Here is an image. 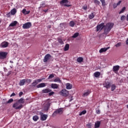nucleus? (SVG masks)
<instances>
[{
    "mask_svg": "<svg viewBox=\"0 0 128 128\" xmlns=\"http://www.w3.org/2000/svg\"><path fill=\"white\" fill-rule=\"evenodd\" d=\"M12 74V71H10L9 72H8V73L7 74V76H10V74Z\"/></svg>",
    "mask_w": 128,
    "mask_h": 128,
    "instance_id": "bf43d9fd",
    "label": "nucleus"
},
{
    "mask_svg": "<svg viewBox=\"0 0 128 128\" xmlns=\"http://www.w3.org/2000/svg\"><path fill=\"white\" fill-rule=\"evenodd\" d=\"M118 70H120V66L116 65L113 66L112 71L114 72L116 74Z\"/></svg>",
    "mask_w": 128,
    "mask_h": 128,
    "instance_id": "6e6552de",
    "label": "nucleus"
},
{
    "mask_svg": "<svg viewBox=\"0 0 128 128\" xmlns=\"http://www.w3.org/2000/svg\"><path fill=\"white\" fill-rule=\"evenodd\" d=\"M69 24L70 26H71L72 28H74V26L76 25V22H74V21H71L70 22Z\"/></svg>",
    "mask_w": 128,
    "mask_h": 128,
    "instance_id": "7c9ffc66",
    "label": "nucleus"
},
{
    "mask_svg": "<svg viewBox=\"0 0 128 128\" xmlns=\"http://www.w3.org/2000/svg\"><path fill=\"white\" fill-rule=\"evenodd\" d=\"M10 64H14V62L12 60H10Z\"/></svg>",
    "mask_w": 128,
    "mask_h": 128,
    "instance_id": "e2e57ef3",
    "label": "nucleus"
},
{
    "mask_svg": "<svg viewBox=\"0 0 128 128\" xmlns=\"http://www.w3.org/2000/svg\"><path fill=\"white\" fill-rule=\"evenodd\" d=\"M58 86H60V85L58 84H51V88L54 90H56L57 88H58Z\"/></svg>",
    "mask_w": 128,
    "mask_h": 128,
    "instance_id": "2eb2a0df",
    "label": "nucleus"
},
{
    "mask_svg": "<svg viewBox=\"0 0 128 128\" xmlns=\"http://www.w3.org/2000/svg\"><path fill=\"white\" fill-rule=\"evenodd\" d=\"M90 94V90H86L84 91V92L83 93L82 96L85 97V96H88V94Z\"/></svg>",
    "mask_w": 128,
    "mask_h": 128,
    "instance_id": "dca6fc26",
    "label": "nucleus"
},
{
    "mask_svg": "<svg viewBox=\"0 0 128 128\" xmlns=\"http://www.w3.org/2000/svg\"><path fill=\"white\" fill-rule=\"evenodd\" d=\"M54 78V74H50L48 76V80H50V78Z\"/></svg>",
    "mask_w": 128,
    "mask_h": 128,
    "instance_id": "58836bf2",
    "label": "nucleus"
},
{
    "mask_svg": "<svg viewBox=\"0 0 128 128\" xmlns=\"http://www.w3.org/2000/svg\"><path fill=\"white\" fill-rule=\"evenodd\" d=\"M70 50V44H66L64 47V52H66Z\"/></svg>",
    "mask_w": 128,
    "mask_h": 128,
    "instance_id": "393cba45",
    "label": "nucleus"
},
{
    "mask_svg": "<svg viewBox=\"0 0 128 128\" xmlns=\"http://www.w3.org/2000/svg\"><path fill=\"white\" fill-rule=\"evenodd\" d=\"M100 2H101L102 4V6H106V0H100Z\"/></svg>",
    "mask_w": 128,
    "mask_h": 128,
    "instance_id": "79ce46f5",
    "label": "nucleus"
},
{
    "mask_svg": "<svg viewBox=\"0 0 128 128\" xmlns=\"http://www.w3.org/2000/svg\"><path fill=\"white\" fill-rule=\"evenodd\" d=\"M25 82H27V84H30V82H32V80L25 79Z\"/></svg>",
    "mask_w": 128,
    "mask_h": 128,
    "instance_id": "ea45409f",
    "label": "nucleus"
},
{
    "mask_svg": "<svg viewBox=\"0 0 128 128\" xmlns=\"http://www.w3.org/2000/svg\"><path fill=\"white\" fill-rule=\"evenodd\" d=\"M110 47H108L106 48H102L100 50H99V52L100 54H102V52H106L108 50H109Z\"/></svg>",
    "mask_w": 128,
    "mask_h": 128,
    "instance_id": "a211bd4d",
    "label": "nucleus"
},
{
    "mask_svg": "<svg viewBox=\"0 0 128 128\" xmlns=\"http://www.w3.org/2000/svg\"><path fill=\"white\" fill-rule=\"evenodd\" d=\"M121 20H126V16H122L120 18Z\"/></svg>",
    "mask_w": 128,
    "mask_h": 128,
    "instance_id": "09e8293b",
    "label": "nucleus"
},
{
    "mask_svg": "<svg viewBox=\"0 0 128 128\" xmlns=\"http://www.w3.org/2000/svg\"><path fill=\"white\" fill-rule=\"evenodd\" d=\"M118 7V4L114 3L113 4L114 8H116Z\"/></svg>",
    "mask_w": 128,
    "mask_h": 128,
    "instance_id": "8fccbe9b",
    "label": "nucleus"
},
{
    "mask_svg": "<svg viewBox=\"0 0 128 128\" xmlns=\"http://www.w3.org/2000/svg\"><path fill=\"white\" fill-rule=\"evenodd\" d=\"M8 42H4L0 44V46L3 48H8Z\"/></svg>",
    "mask_w": 128,
    "mask_h": 128,
    "instance_id": "9b49d317",
    "label": "nucleus"
},
{
    "mask_svg": "<svg viewBox=\"0 0 128 128\" xmlns=\"http://www.w3.org/2000/svg\"><path fill=\"white\" fill-rule=\"evenodd\" d=\"M58 42L61 44H64V41L61 38H58Z\"/></svg>",
    "mask_w": 128,
    "mask_h": 128,
    "instance_id": "37998d69",
    "label": "nucleus"
},
{
    "mask_svg": "<svg viewBox=\"0 0 128 128\" xmlns=\"http://www.w3.org/2000/svg\"><path fill=\"white\" fill-rule=\"evenodd\" d=\"M22 94H24V92H20L19 96L20 98V96H22Z\"/></svg>",
    "mask_w": 128,
    "mask_h": 128,
    "instance_id": "5fc2aeb1",
    "label": "nucleus"
},
{
    "mask_svg": "<svg viewBox=\"0 0 128 128\" xmlns=\"http://www.w3.org/2000/svg\"><path fill=\"white\" fill-rule=\"evenodd\" d=\"M62 114V109L59 108L56 110L52 114L53 116H56V114Z\"/></svg>",
    "mask_w": 128,
    "mask_h": 128,
    "instance_id": "423d86ee",
    "label": "nucleus"
},
{
    "mask_svg": "<svg viewBox=\"0 0 128 128\" xmlns=\"http://www.w3.org/2000/svg\"><path fill=\"white\" fill-rule=\"evenodd\" d=\"M86 114V110H84L79 114V116H82V114Z\"/></svg>",
    "mask_w": 128,
    "mask_h": 128,
    "instance_id": "4c0bfd02",
    "label": "nucleus"
},
{
    "mask_svg": "<svg viewBox=\"0 0 128 128\" xmlns=\"http://www.w3.org/2000/svg\"><path fill=\"white\" fill-rule=\"evenodd\" d=\"M16 96V94L14 92H13L12 94H11L10 96V98H12V96Z\"/></svg>",
    "mask_w": 128,
    "mask_h": 128,
    "instance_id": "6e6d98bb",
    "label": "nucleus"
},
{
    "mask_svg": "<svg viewBox=\"0 0 128 128\" xmlns=\"http://www.w3.org/2000/svg\"><path fill=\"white\" fill-rule=\"evenodd\" d=\"M13 67H14V66H12V65L10 66V68H12Z\"/></svg>",
    "mask_w": 128,
    "mask_h": 128,
    "instance_id": "0e129e2a",
    "label": "nucleus"
},
{
    "mask_svg": "<svg viewBox=\"0 0 128 128\" xmlns=\"http://www.w3.org/2000/svg\"><path fill=\"white\" fill-rule=\"evenodd\" d=\"M124 10H126V7H123L119 12V14H124Z\"/></svg>",
    "mask_w": 128,
    "mask_h": 128,
    "instance_id": "f704fd0d",
    "label": "nucleus"
},
{
    "mask_svg": "<svg viewBox=\"0 0 128 128\" xmlns=\"http://www.w3.org/2000/svg\"><path fill=\"white\" fill-rule=\"evenodd\" d=\"M30 12V10L27 11L26 9H23L22 10V13L24 14H28Z\"/></svg>",
    "mask_w": 128,
    "mask_h": 128,
    "instance_id": "b1692460",
    "label": "nucleus"
},
{
    "mask_svg": "<svg viewBox=\"0 0 128 128\" xmlns=\"http://www.w3.org/2000/svg\"><path fill=\"white\" fill-rule=\"evenodd\" d=\"M82 8H83V10H87L88 6H83Z\"/></svg>",
    "mask_w": 128,
    "mask_h": 128,
    "instance_id": "4d7b16f0",
    "label": "nucleus"
},
{
    "mask_svg": "<svg viewBox=\"0 0 128 128\" xmlns=\"http://www.w3.org/2000/svg\"><path fill=\"white\" fill-rule=\"evenodd\" d=\"M86 126L88 128H92V125H90V124H87Z\"/></svg>",
    "mask_w": 128,
    "mask_h": 128,
    "instance_id": "603ef678",
    "label": "nucleus"
},
{
    "mask_svg": "<svg viewBox=\"0 0 128 128\" xmlns=\"http://www.w3.org/2000/svg\"><path fill=\"white\" fill-rule=\"evenodd\" d=\"M104 88H110V82H106L104 84Z\"/></svg>",
    "mask_w": 128,
    "mask_h": 128,
    "instance_id": "f3484780",
    "label": "nucleus"
},
{
    "mask_svg": "<svg viewBox=\"0 0 128 128\" xmlns=\"http://www.w3.org/2000/svg\"><path fill=\"white\" fill-rule=\"evenodd\" d=\"M116 90V85L113 84L111 86V90L112 92H114Z\"/></svg>",
    "mask_w": 128,
    "mask_h": 128,
    "instance_id": "a19ab883",
    "label": "nucleus"
},
{
    "mask_svg": "<svg viewBox=\"0 0 128 128\" xmlns=\"http://www.w3.org/2000/svg\"><path fill=\"white\" fill-rule=\"evenodd\" d=\"M100 122L97 121L95 122L94 126L95 128H100Z\"/></svg>",
    "mask_w": 128,
    "mask_h": 128,
    "instance_id": "bb28decb",
    "label": "nucleus"
},
{
    "mask_svg": "<svg viewBox=\"0 0 128 128\" xmlns=\"http://www.w3.org/2000/svg\"><path fill=\"white\" fill-rule=\"evenodd\" d=\"M44 86H46V83H40L36 86V88H44Z\"/></svg>",
    "mask_w": 128,
    "mask_h": 128,
    "instance_id": "5701e85b",
    "label": "nucleus"
},
{
    "mask_svg": "<svg viewBox=\"0 0 128 128\" xmlns=\"http://www.w3.org/2000/svg\"><path fill=\"white\" fill-rule=\"evenodd\" d=\"M94 74L95 78H98V76H100V72H96Z\"/></svg>",
    "mask_w": 128,
    "mask_h": 128,
    "instance_id": "c756f323",
    "label": "nucleus"
},
{
    "mask_svg": "<svg viewBox=\"0 0 128 128\" xmlns=\"http://www.w3.org/2000/svg\"><path fill=\"white\" fill-rule=\"evenodd\" d=\"M66 90H72V84L70 83H67L66 84Z\"/></svg>",
    "mask_w": 128,
    "mask_h": 128,
    "instance_id": "6ab92c4d",
    "label": "nucleus"
},
{
    "mask_svg": "<svg viewBox=\"0 0 128 128\" xmlns=\"http://www.w3.org/2000/svg\"><path fill=\"white\" fill-rule=\"evenodd\" d=\"M68 0H62L60 2V4H64L65 6H70V5H68Z\"/></svg>",
    "mask_w": 128,
    "mask_h": 128,
    "instance_id": "4468645a",
    "label": "nucleus"
},
{
    "mask_svg": "<svg viewBox=\"0 0 128 128\" xmlns=\"http://www.w3.org/2000/svg\"><path fill=\"white\" fill-rule=\"evenodd\" d=\"M60 94L62 96L66 97L68 96V91L66 89H63L60 91Z\"/></svg>",
    "mask_w": 128,
    "mask_h": 128,
    "instance_id": "20e7f679",
    "label": "nucleus"
},
{
    "mask_svg": "<svg viewBox=\"0 0 128 128\" xmlns=\"http://www.w3.org/2000/svg\"><path fill=\"white\" fill-rule=\"evenodd\" d=\"M16 8H14L12 9L10 12L8 14H11L12 16H14L16 14Z\"/></svg>",
    "mask_w": 128,
    "mask_h": 128,
    "instance_id": "ddd939ff",
    "label": "nucleus"
},
{
    "mask_svg": "<svg viewBox=\"0 0 128 128\" xmlns=\"http://www.w3.org/2000/svg\"><path fill=\"white\" fill-rule=\"evenodd\" d=\"M8 54L6 52H0V59L4 60L6 58Z\"/></svg>",
    "mask_w": 128,
    "mask_h": 128,
    "instance_id": "0eeeda50",
    "label": "nucleus"
},
{
    "mask_svg": "<svg viewBox=\"0 0 128 128\" xmlns=\"http://www.w3.org/2000/svg\"><path fill=\"white\" fill-rule=\"evenodd\" d=\"M76 61L79 63L82 62H84V58L82 57H79L77 58Z\"/></svg>",
    "mask_w": 128,
    "mask_h": 128,
    "instance_id": "cd10ccee",
    "label": "nucleus"
},
{
    "mask_svg": "<svg viewBox=\"0 0 128 128\" xmlns=\"http://www.w3.org/2000/svg\"><path fill=\"white\" fill-rule=\"evenodd\" d=\"M48 10V9L43 10V12H47Z\"/></svg>",
    "mask_w": 128,
    "mask_h": 128,
    "instance_id": "052dcab7",
    "label": "nucleus"
},
{
    "mask_svg": "<svg viewBox=\"0 0 128 128\" xmlns=\"http://www.w3.org/2000/svg\"><path fill=\"white\" fill-rule=\"evenodd\" d=\"M120 4H122V1H119L116 4H117V6H120Z\"/></svg>",
    "mask_w": 128,
    "mask_h": 128,
    "instance_id": "13d9d810",
    "label": "nucleus"
},
{
    "mask_svg": "<svg viewBox=\"0 0 128 128\" xmlns=\"http://www.w3.org/2000/svg\"><path fill=\"white\" fill-rule=\"evenodd\" d=\"M122 46V43L118 42L115 45V46H116V48H118V47L120 46Z\"/></svg>",
    "mask_w": 128,
    "mask_h": 128,
    "instance_id": "de8ad7c7",
    "label": "nucleus"
},
{
    "mask_svg": "<svg viewBox=\"0 0 128 128\" xmlns=\"http://www.w3.org/2000/svg\"><path fill=\"white\" fill-rule=\"evenodd\" d=\"M60 28H65L66 27V24H64V23L60 24Z\"/></svg>",
    "mask_w": 128,
    "mask_h": 128,
    "instance_id": "49530a36",
    "label": "nucleus"
},
{
    "mask_svg": "<svg viewBox=\"0 0 128 128\" xmlns=\"http://www.w3.org/2000/svg\"><path fill=\"white\" fill-rule=\"evenodd\" d=\"M50 102H48L46 103V106L44 107V110H45V112H48V108H50Z\"/></svg>",
    "mask_w": 128,
    "mask_h": 128,
    "instance_id": "f8f14e48",
    "label": "nucleus"
},
{
    "mask_svg": "<svg viewBox=\"0 0 128 128\" xmlns=\"http://www.w3.org/2000/svg\"><path fill=\"white\" fill-rule=\"evenodd\" d=\"M79 35L80 34L78 32H76L72 36V38H78Z\"/></svg>",
    "mask_w": 128,
    "mask_h": 128,
    "instance_id": "72a5a7b5",
    "label": "nucleus"
},
{
    "mask_svg": "<svg viewBox=\"0 0 128 128\" xmlns=\"http://www.w3.org/2000/svg\"><path fill=\"white\" fill-rule=\"evenodd\" d=\"M20 104H24V98H20L17 101Z\"/></svg>",
    "mask_w": 128,
    "mask_h": 128,
    "instance_id": "a878e982",
    "label": "nucleus"
},
{
    "mask_svg": "<svg viewBox=\"0 0 128 128\" xmlns=\"http://www.w3.org/2000/svg\"><path fill=\"white\" fill-rule=\"evenodd\" d=\"M46 7V3L44 2H42L40 4V6L38 8H45Z\"/></svg>",
    "mask_w": 128,
    "mask_h": 128,
    "instance_id": "e433bc0d",
    "label": "nucleus"
},
{
    "mask_svg": "<svg viewBox=\"0 0 128 128\" xmlns=\"http://www.w3.org/2000/svg\"><path fill=\"white\" fill-rule=\"evenodd\" d=\"M49 96H52V94H54V92H50L48 94Z\"/></svg>",
    "mask_w": 128,
    "mask_h": 128,
    "instance_id": "864d4df0",
    "label": "nucleus"
},
{
    "mask_svg": "<svg viewBox=\"0 0 128 128\" xmlns=\"http://www.w3.org/2000/svg\"><path fill=\"white\" fill-rule=\"evenodd\" d=\"M70 102H72V100H70Z\"/></svg>",
    "mask_w": 128,
    "mask_h": 128,
    "instance_id": "338daca9",
    "label": "nucleus"
},
{
    "mask_svg": "<svg viewBox=\"0 0 128 128\" xmlns=\"http://www.w3.org/2000/svg\"><path fill=\"white\" fill-rule=\"evenodd\" d=\"M2 20L0 18V24H2Z\"/></svg>",
    "mask_w": 128,
    "mask_h": 128,
    "instance_id": "69168bd1",
    "label": "nucleus"
},
{
    "mask_svg": "<svg viewBox=\"0 0 128 128\" xmlns=\"http://www.w3.org/2000/svg\"><path fill=\"white\" fill-rule=\"evenodd\" d=\"M114 28V24L113 23H108L104 26V34H108L110 31Z\"/></svg>",
    "mask_w": 128,
    "mask_h": 128,
    "instance_id": "f257e3e1",
    "label": "nucleus"
},
{
    "mask_svg": "<svg viewBox=\"0 0 128 128\" xmlns=\"http://www.w3.org/2000/svg\"><path fill=\"white\" fill-rule=\"evenodd\" d=\"M23 107L24 106L22 104H20L18 101L12 105V108H15V110H22Z\"/></svg>",
    "mask_w": 128,
    "mask_h": 128,
    "instance_id": "f03ea898",
    "label": "nucleus"
},
{
    "mask_svg": "<svg viewBox=\"0 0 128 128\" xmlns=\"http://www.w3.org/2000/svg\"><path fill=\"white\" fill-rule=\"evenodd\" d=\"M96 114H100V110H96Z\"/></svg>",
    "mask_w": 128,
    "mask_h": 128,
    "instance_id": "3c124183",
    "label": "nucleus"
},
{
    "mask_svg": "<svg viewBox=\"0 0 128 128\" xmlns=\"http://www.w3.org/2000/svg\"><path fill=\"white\" fill-rule=\"evenodd\" d=\"M48 118V115L46 114H41L40 120H46Z\"/></svg>",
    "mask_w": 128,
    "mask_h": 128,
    "instance_id": "aec40b11",
    "label": "nucleus"
},
{
    "mask_svg": "<svg viewBox=\"0 0 128 128\" xmlns=\"http://www.w3.org/2000/svg\"><path fill=\"white\" fill-rule=\"evenodd\" d=\"M16 24H18V22L14 21L10 24V26H16Z\"/></svg>",
    "mask_w": 128,
    "mask_h": 128,
    "instance_id": "2f4dec72",
    "label": "nucleus"
},
{
    "mask_svg": "<svg viewBox=\"0 0 128 128\" xmlns=\"http://www.w3.org/2000/svg\"><path fill=\"white\" fill-rule=\"evenodd\" d=\"M42 80H44V78H42V79H38L36 80H34L33 82L32 83V84L33 86H36L38 82H40Z\"/></svg>",
    "mask_w": 128,
    "mask_h": 128,
    "instance_id": "1a4fd4ad",
    "label": "nucleus"
},
{
    "mask_svg": "<svg viewBox=\"0 0 128 128\" xmlns=\"http://www.w3.org/2000/svg\"><path fill=\"white\" fill-rule=\"evenodd\" d=\"M24 84H26V79H23L20 80L19 85L22 86H24Z\"/></svg>",
    "mask_w": 128,
    "mask_h": 128,
    "instance_id": "4be33fe9",
    "label": "nucleus"
},
{
    "mask_svg": "<svg viewBox=\"0 0 128 128\" xmlns=\"http://www.w3.org/2000/svg\"><path fill=\"white\" fill-rule=\"evenodd\" d=\"M52 92V90L50 89H45L42 90V92H44V94H48V92Z\"/></svg>",
    "mask_w": 128,
    "mask_h": 128,
    "instance_id": "c85d7f7f",
    "label": "nucleus"
},
{
    "mask_svg": "<svg viewBox=\"0 0 128 128\" xmlns=\"http://www.w3.org/2000/svg\"><path fill=\"white\" fill-rule=\"evenodd\" d=\"M104 28V23L102 22L96 26V32H100Z\"/></svg>",
    "mask_w": 128,
    "mask_h": 128,
    "instance_id": "7ed1b4c3",
    "label": "nucleus"
},
{
    "mask_svg": "<svg viewBox=\"0 0 128 128\" xmlns=\"http://www.w3.org/2000/svg\"><path fill=\"white\" fill-rule=\"evenodd\" d=\"M53 82H58L59 84L62 83V80H60V78L58 77H57L54 79Z\"/></svg>",
    "mask_w": 128,
    "mask_h": 128,
    "instance_id": "412c9836",
    "label": "nucleus"
},
{
    "mask_svg": "<svg viewBox=\"0 0 128 128\" xmlns=\"http://www.w3.org/2000/svg\"><path fill=\"white\" fill-rule=\"evenodd\" d=\"M88 18L90 20H92V18H94V12H92L91 14H90L88 16Z\"/></svg>",
    "mask_w": 128,
    "mask_h": 128,
    "instance_id": "473e14b6",
    "label": "nucleus"
},
{
    "mask_svg": "<svg viewBox=\"0 0 128 128\" xmlns=\"http://www.w3.org/2000/svg\"><path fill=\"white\" fill-rule=\"evenodd\" d=\"M126 20L128 22V14L126 16Z\"/></svg>",
    "mask_w": 128,
    "mask_h": 128,
    "instance_id": "680f3d73",
    "label": "nucleus"
},
{
    "mask_svg": "<svg viewBox=\"0 0 128 128\" xmlns=\"http://www.w3.org/2000/svg\"><path fill=\"white\" fill-rule=\"evenodd\" d=\"M30 26H32V23L30 22H28L23 24L22 28L24 30H27L28 28H30Z\"/></svg>",
    "mask_w": 128,
    "mask_h": 128,
    "instance_id": "39448f33",
    "label": "nucleus"
},
{
    "mask_svg": "<svg viewBox=\"0 0 128 128\" xmlns=\"http://www.w3.org/2000/svg\"><path fill=\"white\" fill-rule=\"evenodd\" d=\"M94 2L96 4H100V1L98 0H94Z\"/></svg>",
    "mask_w": 128,
    "mask_h": 128,
    "instance_id": "a18cd8bd",
    "label": "nucleus"
},
{
    "mask_svg": "<svg viewBox=\"0 0 128 128\" xmlns=\"http://www.w3.org/2000/svg\"><path fill=\"white\" fill-rule=\"evenodd\" d=\"M32 118L34 122H37L38 120V116H33Z\"/></svg>",
    "mask_w": 128,
    "mask_h": 128,
    "instance_id": "c9c22d12",
    "label": "nucleus"
},
{
    "mask_svg": "<svg viewBox=\"0 0 128 128\" xmlns=\"http://www.w3.org/2000/svg\"><path fill=\"white\" fill-rule=\"evenodd\" d=\"M12 102H14V99L10 98L6 102V104H11Z\"/></svg>",
    "mask_w": 128,
    "mask_h": 128,
    "instance_id": "c03bdc74",
    "label": "nucleus"
},
{
    "mask_svg": "<svg viewBox=\"0 0 128 128\" xmlns=\"http://www.w3.org/2000/svg\"><path fill=\"white\" fill-rule=\"evenodd\" d=\"M52 58V56L50 54H47L45 56L44 59V62H46Z\"/></svg>",
    "mask_w": 128,
    "mask_h": 128,
    "instance_id": "9d476101",
    "label": "nucleus"
}]
</instances>
